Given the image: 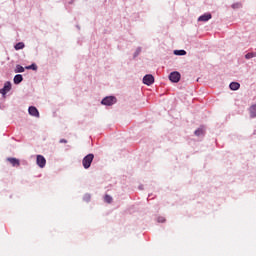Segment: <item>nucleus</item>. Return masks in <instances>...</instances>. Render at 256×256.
Masks as SVG:
<instances>
[{"label":"nucleus","instance_id":"23","mask_svg":"<svg viewBox=\"0 0 256 256\" xmlns=\"http://www.w3.org/2000/svg\"><path fill=\"white\" fill-rule=\"evenodd\" d=\"M157 221H158V223H165V217L159 216V217L157 218Z\"/></svg>","mask_w":256,"mask_h":256},{"label":"nucleus","instance_id":"14","mask_svg":"<svg viewBox=\"0 0 256 256\" xmlns=\"http://www.w3.org/2000/svg\"><path fill=\"white\" fill-rule=\"evenodd\" d=\"M14 72L15 73H25V68L18 64V65H16Z\"/></svg>","mask_w":256,"mask_h":256},{"label":"nucleus","instance_id":"5","mask_svg":"<svg viewBox=\"0 0 256 256\" xmlns=\"http://www.w3.org/2000/svg\"><path fill=\"white\" fill-rule=\"evenodd\" d=\"M11 82L10 81H7L6 83H4V86L3 88L0 89V93L1 95L5 96L7 95V93H9V91H11Z\"/></svg>","mask_w":256,"mask_h":256},{"label":"nucleus","instance_id":"21","mask_svg":"<svg viewBox=\"0 0 256 256\" xmlns=\"http://www.w3.org/2000/svg\"><path fill=\"white\" fill-rule=\"evenodd\" d=\"M141 55V47H138L136 51L134 52L133 58L136 59V57H139Z\"/></svg>","mask_w":256,"mask_h":256},{"label":"nucleus","instance_id":"9","mask_svg":"<svg viewBox=\"0 0 256 256\" xmlns=\"http://www.w3.org/2000/svg\"><path fill=\"white\" fill-rule=\"evenodd\" d=\"M229 87L231 91H239L241 84H239V82H231Z\"/></svg>","mask_w":256,"mask_h":256},{"label":"nucleus","instance_id":"4","mask_svg":"<svg viewBox=\"0 0 256 256\" xmlns=\"http://www.w3.org/2000/svg\"><path fill=\"white\" fill-rule=\"evenodd\" d=\"M143 83L144 85H153V83H155V77H153V75L151 74H146L144 77H143Z\"/></svg>","mask_w":256,"mask_h":256},{"label":"nucleus","instance_id":"7","mask_svg":"<svg viewBox=\"0 0 256 256\" xmlns=\"http://www.w3.org/2000/svg\"><path fill=\"white\" fill-rule=\"evenodd\" d=\"M28 113H29V115H31V117L39 118V110L35 106H30L28 108Z\"/></svg>","mask_w":256,"mask_h":256},{"label":"nucleus","instance_id":"8","mask_svg":"<svg viewBox=\"0 0 256 256\" xmlns=\"http://www.w3.org/2000/svg\"><path fill=\"white\" fill-rule=\"evenodd\" d=\"M212 15L211 13H205L203 15H201L199 18H198V21L200 22H203V23H207V21H209L210 19H212Z\"/></svg>","mask_w":256,"mask_h":256},{"label":"nucleus","instance_id":"25","mask_svg":"<svg viewBox=\"0 0 256 256\" xmlns=\"http://www.w3.org/2000/svg\"><path fill=\"white\" fill-rule=\"evenodd\" d=\"M139 189H140L141 191H143V185H140V186H139Z\"/></svg>","mask_w":256,"mask_h":256},{"label":"nucleus","instance_id":"22","mask_svg":"<svg viewBox=\"0 0 256 256\" xmlns=\"http://www.w3.org/2000/svg\"><path fill=\"white\" fill-rule=\"evenodd\" d=\"M83 201H86V203H89V201H91V194H85L83 196Z\"/></svg>","mask_w":256,"mask_h":256},{"label":"nucleus","instance_id":"1","mask_svg":"<svg viewBox=\"0 0 256 256\" xmlns=\"http://www.w3.org/2000/svg\"><path fill=\"white\" fill-rule=\"evenodd\" d=\"M93 159H95V155L93 153L87 154L83 158L82 165L84 169H89L91 167V163H93Z\"/></svg>","mask_w":256,"mask_h":256},{"label":"nucleus","instance_id":"20","mask_svg":"<svg viewBox=\"0 0 256 256\" xmlns=\"http://www.w3.org/2000/svg\"><path fill=\"white\" fill-rule=\"evenodd\" d=\"M232 9H241V7H243V5L241 4V2H236L234 4H232Z\"/></svg>","mask_w":256,"mask_h":256},{"label":"nucleus","instance_id":"16","mask_svg":"<svg viewBox=\"0 0 256 256\" xmlns=\"http://www.w3.org/2000/svg\"><path fill=\"white\" fill-rule=\"evenodd\" d=\"M25 69L32 70V71H37V64L32 63L31 65L26 66Z\"/></svg>","mask_w":256,"mask_h":256},{"label":"nucleus","instance_id":"13","mask_svg":"<svg viewBox=\"0 0 256 256\" xmlns=\"http://www.w3.org/2000/svg\"><path fill=\"white\" fill-rule=\"evenodd\" d=\"M14 49L16 51H20L21 49H25V43L23 42H18L15 46H14Z\"/></svg>","mask_w":256,"mask_h":256},{"label":"nucleus","instance_id":"2","mask_svg":"<svg viewBox=\"0 0 256 256\" xmlns=\"http://www.w3.org/2000/svg\"><path fill=\"white\" fill-rule=\"evenodd\" d=\"M115 103H117V98L115 96H106L101 101V105H105L106 107H111V105H115Z\"/></svg>","mask_w":256,"mask_h":256},{"label":"nucleus","instance_id":"10","mask_svg":"<svg viewBox=\"0 0 256 256\" xmlns=\"http://www.w3.org/2000/svg\"><path fill=\"white\" fill-rule=\"evenodd\" d=\"M13 81H14V85H19L20 83L23 82V75L21 74L15 75Z\"/></svg>","mask_w":256,"mask_h":256},{"label":"nucleus","instance_id":"26","mask_svg":"<svg viewBox=\"0 0 256 256\" xmlns=\"http://www.w3.org/2000/svg\"><path fill=\"white\" fill-rule=\"evenodd\" d=\"M77 28L80 29L79 26H77Z\"/></svg>","mask_w":256,"mask_h":256},{"label":"nucleus","instance_id":"17","mask_svg":"<svg viewBox=\"0 0 256 256\" xmlns=\"http://www.w3.org/2000/svg\"><path fill=\"white\" fill-rule=\"evenodd\" d=\"M253 57H256V52H249L245 55V59H253Z\"/></svg>","mask_w":256,"mask_h":256},{"label":"nucleus","instance_id":"3","mask_svg":"<svg viewBox=\"0 0 256 256\" xmlns=\"http://www.w3.org/2000/svg\"><path fill=\"white\" fill-rule=\"evenodd\" d=\"M169 80L172 83H179L181 81V73L174 71L169 74Z\"/></svg>","mask_w":256,"mask_h":256},{"label":"nucleus","instance_id":"19","mask_svg":"<svg viewBox=\"0 0 256 256\" xmlns=\"http://www.w3.org/2000/svg\"><path fill=\"white\" fill-rule=\"evenodd\" d=\"M104 201L106 203H112L113 202V197H111L109 194H106L104 197Z\"/></svg>","mask_w":256,"mask_h":256},{"label":"nucleus","instance_id":"6","mask_svg":"<svg viewBox=\"0 0 256 256\" xmlns=\"http://www.w3.org/2000/svg\"><path fill=\"white\" fill-rule=\"evenodd\" d=\"M36 163L40 169H43V167L47 165V160L43 157V155H37Z\"/></svg>","mask_w":256,"mask_h":256},{"label":"nucleus","instance_id":"12","mask_svg":"<svg viewBox=\"0 0 256 256\" xmlns=\"http://www.w3.org/2000/svg\"><path fill=\"white\" fill-rule=\"evenodd\" d=\"M250 117L252 119H255L256 117V104L250 107Z\"/></svg>","mask_w":256,"mask_h":256},{"label":"nucleus","instance_id":"24","mask_svg":"<svg viewBox=\"0 0 256 256\" xmlns=\"http://www.w3.org/2000/svg\"><path fill=\"white\" fill-rule=\"evenodd\" d=\"M59 143H67V139H60Z\"/></svg>","mask_w":256,"mask_h":256},{"label":"nucleus","instance_id":"15","mask_svg":"<svg viewBox=\"0 0 256 256\" xmlns=\"http://www.w3.org/2000/svg\"><path fill=\"white\" fill-rule=\"evenodd\" d=\"M174 55L184 56V55H187V51H185V50H174Z\"/></svg>","mask_w":256,"mask_h":256},{"label":"nucleus","instance_id":"11","mask_svg":"<svg viewBox=\"0 0 256 256\" xmlns=\"http://www.w3.org/2000/svg\"><path fill=\"white\" fill-rule=\"evenodd\" d=\"M7 161H9L13 167H19L20 165L19 159L17 158H7Z\"/></svg>","mask_w":256,"mask_h":256},{"label":"nucleus","instance_id":"18","mask_svg":"<svg viewBox=\"0 0 256 256\" xmlns=\"http://www.w3.org/2000/svg\"><path fill=\"white\" fill-rule=\"evenodd\" d=\"M194 134L196 135V137H202L203 129L202 128H198L197 130H195Z\"/></svg>","mask_w":256,"mask_h":256}]
</instances>
